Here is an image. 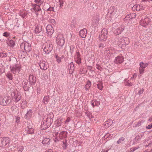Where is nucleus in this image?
<instances>
[{
	"label": "nucleus",
	"mask_w": 152,
	"mask_h": 152,
	"mask_svg": "<svg viewBox=\"0 0 152 152\" xmlns=\"http://www.w3.org/2000/svg\"><path fill=\"white\" fill-rule=\"evenodd\" d=\"M10 70L14 74H15V72L17 71L14 66L10 67Z\"/></svg>",
	"instance_id": "obj_46"
},
{
	"label": "nucleus",
	"mask_w": 152,
	"mask_h": 152,
	"mask_svg": "<svg viewBox=\"0 0 152 152\" xmlns=\"http://www.w3.org/2000/svg\"><path fill=\"white\" fill-rule=\"evenodd\" d=\"M148 64H149V63H144L143 62H140V67L144 69L148 66Z\"/></svg>",
	"instance_id": "obj_33"
},
{
	"label": "nucleus",
	"mask_w": 152,
	"mask_h": 152,
	"mask_svg": "<svg viewBox=\"0 0 152 152\" xmlns=\"http://www.w3.org/2000/svg\"><path fill=\"white\" fill-rule=\"evenodd\" d=\"M136 16V14L135 13H131L127 15L124 19L125 21H127L128 20H130L132 19L135 18Z\"/></svg>",
	"instance_id": "obj_14"
},
{
	"label": "nucleus",
	"mask_w": 152,
	"mask_h": 152,
	"mask_svg": "<svg viewBox=\"0 0 152 152\" xmlns=\"http://www.w3.org/2000/svg\"><path fill=\"white\" fill-rule=\"evenodd\" d=\"M111 50L109 48H106L104 51V53L106 55L108 56H110L112 53L110 51Z\"/></svg>",
	"instance_id": "obj_36"
},
{
	"label": "nucleus",
	"mask_w": 152,
	"mask_h": 152,
	"mask_svg": "<svg viewBox=\"0 0 152 152\" xmlns=\"http://www.w3.org/2000/svg\"><path fill=\"white\" fill-rule=\"evenodd\" d=\"M10 142V139L8 137L0 138V146L4 147L9 144Z\"/></svg>",
	"instance_id": "obj_9"
},
{
	"label": "nucleus",
	"mask_w": 152,
	"mask_h": 152,
	"mask_svg": "<svg viewBox=\"0 0 152 152\" xmlns=\"http://www.w3.org/2000/svg\"><path fill=\"white\" fill-rule=\"evenodd\" d=\"M3 35L7 37H8L10 36V34L7 32H5L3 33Z\"/></svg>",
	"instance_id": "obj_56"
},
{
	"label": "nucleus",
	"mask_w": 152,
	"mask_h": 152,
	"mask_svg": "<svg viewBox=\"0 0 152 152\" xmlns=\"http://www.w3.org/2000/svg\"><path fill=\"white\" fill-rule=\"evenodd\" d=\"M29 80L31 84L34 85L36 82V78L33 75H30L29 76Z\"/></svg>",
	"instance_id": "obj_19"
},
{
	"label": "nucleus",
	"mask_w": 152,
	"mask_h": 152,
	"mask_svg": "<svg viewBox=\"0 0 152 152\" xmlns=\"http://www.w3.org/2000/svg\"><path fill=\"white\" fill-rule=\"evenodd\" d=\"M99 18L98 15H97L96 18H94V20H96V21L97 22V23L99 21Z\"/></svg>",
	"instance_id": "obj_60"
},
{
	"label": "nucleus",
	"mask_w": 152,
	"mask_h": 152,
	"mask_svg": "<svg viewBox=\"0 0 152 152\" xmlns=\"http://www.w3.org/2000/svg\"><path fill=\"white\" fill-rule=\"evenodd\" d=\"M11 101V99L10 96L0 97V104L3 106L9 105Z\"/></svg>",
	"instance_id": "obj_4"
},
{
	"label": "nucleus",
	"mask_w": 152,
	"mask_h": 152,
	"mask_svg": "<svg viewBox=\"0 0 152 152\" xmlns=\"http://www.w3.org/2000/svg\"><path fill=\"white\" fill-rule=\"evenodd\" d=\"M47 125L45 124V118H43V120L42 121V122L41 125V128L42 129H45L49 127Z\"/></svg>",
	"instance_id": "obj_31"
},
{
	"label": "nucleus",
	"mask_w": 152,
	"mask_h": 152,
	"mask_svg": "<svg viewBox=\"0 0 152 152\" xmlns=\"http://www.w3.org/2000/svg\"><path fill=\"white\" fill-rule=\"evenodd\" d=\"M91 105L93 107L96 106L99 107L100 105V102L99 101H97L96 99H94L91 101Z\"/></svg>",
	"instance_id": "obj_21"
},
{
	"label": "nucleus",
	"mask_w": 152,
	"mask_h": 152,
	"mask_svg": "<svg viewBox=\"0 0 152 152\" xmlns=\"http://www.w3.org/2000/svg\"><path fill=\"white\" fill-rule=\"evenodd\" d=\"M26 128L28 129H34L32 124L31 122H29L27 123V127Z\"/></svg>",
	"instance_id": "obj_41"
},
{
	"label": "nucleus",
	"mask_w": 152,
	"mask_h": 152,
	"mask_svg": "<svg viewBox=\"0 0 152 152\" xmlns=\"http://www.w3.org/2000/svg\"><path fill=\"white\" fill-rule=\"evenodd\" d=\"M124 58L122 56H118L116 57L115 60L114 62L116 64H121L124 61Z\"/></svg>",
	"instance_id": "obj_15"
},
{
	"label": "nucleus",
	"mask_w": 152,
	"mask_h": 152,
	"mask_svg": "<svg viewBox=\"0 0 152 152\" xmlns=\"http://www.w3.org/2000/svg\"><path fill=\"white\" fill-rule=\"evenodd\" d=\"M81 58H76L75 61L78 64H80L81 63Z\"/></svg>",
	"instance_id": "obj_47"
},
{
	"label": "nucleus",
	"mask_w": 152,
	"mask_h": 152,
	"mask_svg": "<svg viewBox=\"0 0 152 152\" xmlns=\"http://www.w3.org/2000/svg\"><path fill=\"white\" fill-rule=\"evenodd\" d=\"M81 55L78 51H76V58H81Z\"/></svg>",
	"instance_id": "obj_57"
},
{
	"label": "nucleus",
	"mask_w": 152,
	"mask_h": 152,
	"mask_svg": "<svg viewBox=\"0 0 152 152\" xmlns=\"http://www.w3.org/2000/svg\"><path fill=\"white\" fill-rule=\"evenodd\" d=\"M47 64L44 61H40L39 64L40 68L43 70H46L48 67Z\"/></svg>",
	"instance_id": "obj_12"
},
{
	"label": "nucleus",
	"mask_w": 152,
	"mask_h": 152,
	"mask_svg": "<svg viewBox=\"0 0 152 152\" xmlns=\"http://www.w3.org/2000/svg\"><path fill=\"white\" fill-rule=\"evenodd\" d=\"M54 115L53 113H50L46 117H45L44 118H45V119L47 120V121L48 122V126H50L52 124L53 121V118Z\"/></svg>",
	"instance_id": "obj_10"
},
{
	"label": "nucleus",
	"mask_w": 152,
	"mask_h": 152,
	"mask_svg": "<svg viewBox=\"0 0 152 152\" xmlns=\"http://www.w3.org/2000/svg\"><path fill=\"white\" fill-rule=\"evenodd\" d=\"M107 31L105 28L103 29L101 31L99 38L100 41H105L107 37Z\"/></svg>",
	"instance_id": "obj_7"
},
{
	"label": "nucleus",
	"mask_w": 152,
	"mask_h": 152,
	"mask_svg": "<svg viewBox=\"0 0 152 152\" xmlns=\"http://www.w3.org/2000/svg\"><path fill=\"white\" fill-rule=\"evenodd\" d=\"M42 30V26L40 25H37L35 26V29L34 30V32L35 33L38 34Z\"/></svg>",
	"instance_id": "obj_25"
},
{
	"label": "nucleus",
	"mask_w": 152,
	"mask_h": 152,
	"mask_svg": "<svg viewBox=\"0 0 152 152\" xmlns=\"http://www.w3.org/2000/svg\"><path fill=\"white\" fill-rule=\"evenodd\" d=\"M143 92V90L142 89H141L140 90V91L138 92V94L139 95H140L141 94H142Z\"/></svg>",
	"instance_id": "obj_62"
},
{
	"label": "nucleus",
	"mask_w": 152,
	"mask_h": 152,
	"mask_svg": "<svg viewBox=\"0 0 152 152\" xmlns=\"http://www.w3.org/2000/svg\"><path fill=\"white\" fill-rule=\"evenodd\" d=\"M18 57L20 58H25L27 52L23 51H20L18 53Z\"/></svg>",
	"instance_id": "obj_23"
},
{
	"label": "nucleus",
	"mask_w": 152,
	"mask_h": 152,
	"mask_svg": "<svg viewBox=\"0 0 152 152\" xmlns=\"http://www.w3.org/2000/svg\"><path fill=\"white\" fill-rule=\"evenodd\" d=\"M34 129H28V128H25V131L26 133L28 134H32L34 133Z\"/></svg>",
	"instance_id": "obj_34"
},
{
	"label": "nucleus",
	"mask_w": 152,
	"mask_h": 152,
	"mask_svg": "<svg viewBox=\"0 0 152 152\" xmlns=\"http://www.w3.org/2000/svg\"><path fill=\"white\" fill-rule=\"evenodd\" d=\"M6 56L7 54L6 53L3 52L0 53V58L5 57Z\"/></svg>",
	"instance_id": "obj_52"
},
{
	"label": "nucleus",
	"mask_w": 152,
	"mask_h": 152,
	"mask_svg": "<svg viewBox=\"0 0 152 152\" xmlns=\"http://www.w3.org/2000/svg\"><path fill=\"white\" fill-rule=\"evenodd\" d=\"M55 56L56 59V61L58 63H60L61 62V60L64 57V56H62L61 57L58 56L56 54H55Z\"/></svg>",
	"instance_id": "obj_30"
},
{
	"label": "nucleus",
	"mask_w": 152,
	"mask_h": 152,
	"mask_svg": "<svg viewBox=\"0 0 152 152\" xmlns=\"http://www.w3.org/2000/svg\"><path fill=\"white\" fill-rule=\"evenodd\" d=\"M50 141V139L49 138L44 137L42 142L43 144H49Z\"/></svg>",
	"instance_id": "obj_32"
},
{
	"label": "nucleus",
	"mask_w": 152,
	"mask_h": 152,
	"mask_svg": "<svg viewBox=\"0 0 152 152\" xmlns=\"http://www.w3.org/2000/svg\"><path fill=\"white\" fill-rule=\"evenodd\" d=\"M53 45L50 42H45L43 44L42 49L46 54L49 53L53 49Z\"/></svg>",
	"instance_id": "obj_5"
},
{
	"label": "nucleus",
	"mask_w": 152,
	"mask_h": 152,
	"mask_svg": "<svg viewBox=\"0 0 152 152\" xmlns=\"http://www.w3.org/2000/svg\"><path fill=\"white\" fill-rule=\"evenodd\" d=\"M70 52L71 54H72L74 52L73 49L75 48L74 46L73 45H71L70 46Z\"/></svg>",
	"instance_id": "obj_50"
},
{
	"label": "nucleus",
	"mask_w": 152,
	"mask_h": 152,
	"mask_svg": "<svg viewBox=\"0 0 152 152\" xmlns=\"http://www.w3.org/2000/svg\"><path fill=\"white\" fill-rule=\"evenodd\" d=\"M67 132L66 131H63L59 134V137L61 139L65 138L67 137Z\"/></svg>",
	"instance_id": "obj_20"
},
{
	"label": "nucleus",
	"mask_w": 152,
	"mask_h": 152,
	"mask_svg": "<svg viewBox=\"0 0 152 152\" xmlns=\"http://www.w3.org/2000/svg\"><path fill=\"white\" fill-rule=\"evenodd\" d=\"M6 76L10 80H12V75L10 72L7 73L6 74Z\"/></svg>",
	"instance_id": "obj_42"
},
{
	"label": "nucleus",
	"mask_w": 152,
	"mask_h": 152,
	"mask_svg": "<svg viewBox=\"0 0 152 152\" xmlns=\"http://www.w3.org/2000/svg\"><path fill=\"white\" fill-rule=\"evenodd\" d=\"M57 10H54V7H50L47 9L46 12H48V14H50L53 13V12H56Z\"/></svg>",
	"instance_id": "obj_29"
},
{
	"label": "nucleus",
	"mask_w": 152,
	"mask_h": 152,
	"mask_svg": "<svg viewBox=\"0 0 152 152\" xmlns=\"http://www.w3.org/2000/svg\"><path fill=\"white\" fill-rule=\"evenodd\" d=\"M48 22L53 25L55 24L56 23V21L54 19H50L48 20Z\"/></svg>",
	"instance_id": "obj_51"
},
{
	"label": "nucleus",
	"mask_w": 152,
	"mask_h": 152,
	"mask_svg": "<svg viewBox=\"0 0 152 152\" xmlns=\"http://www.w3.org/2000/svg\"><path fill=\"white\" fill-rule=\"evenodd\" d=\"M113 121L111 120H108L106 121L103 124L104 128H107L113 124Z\"/></svg>",
	"instance_id": "obj_17"
},
{
	"label": "nucleus",
	"mask_w": 152,
	"mask_h": 152,
	"mask_svg": "<svg viewBox=\"0 0 152 152\" xmlns=\"http://www.w3.org/2000/svg\"><path fill=\"white\" fill-rule=\"evenodd\" d=\"M71 119L70 118L68 117V118L65 121V123H68L70 121H71Z\"/></svg>",
	"instance_id": "obj_61"
},
{
	"label": "nucleus",
	"mask_w": 152,
	"mask_h": 152,
	"mask_svg": "<svg viewBox=\"0 0 152 152\" xmlns=\"http://www.w3.org/2000/svg\"><path fill=\"white\" fill-rule=\"evenodd\" d=\"M143 134L142 133L138 134L136 137L133 140L134 142H136L137 141L140 140L142 137L143 136Z\"/></svg>",
	"instance_id": "obj_24"
},
{
	"label": "nucleus",
	"mask_w": 152,
	"mask_h": 152,
	"mask_svg": "<svg viewBox=\"0 0 152 152\" xmlns=\"http://www.w3.org/2000/svg\"><path fill=\"white\" fill-rule=\"evenodd\" d=\"M56 42L57 45L61 48L62 47L65 43V39L63 35L60 34H58L56 38Z\"/></svg>",
	"instance_id": "obj_6"
},
{
	"label": "nucleus",
	"mask_w": 152,
	"mask_h": 152,
	"mask_svg": "<svg viewBox=\"0 0 152 152\" xmlns=\"http://www.w3.org/2000/svg\"><path fill=\"white\" fill-rule=\"evenodd\" d=\"M128 39L127 37H119L117 39V40L116 41H117V45L121 48H123L126 45H127L129 43Z\"/></svg>",
	"instance_id": "obj_2"
},
{
	"label": "nucleus",
	"mask_w": 152,
	"mask_h": 152,
	"mask_svg": "<svg viewBox=\"0 0 152 152\" xmlns=\"http://www.w3.org/2000/svg\"><path fill=\"white\" fill-rule=\"evenodd\" d=\"M17 148L19 152H22L24 149L23 147V146L19 145H18Z\"/></svg>",
	"instance_id": "obj_40"
},
{
	"label": "nucleus",
	"mask_w": 152,
	"mask_h": 152,
	"mask_svg": "<svg viewBox=\"0 0 152 152\" xmlns=\"http://www.w3.org/2000/svg\"><path fill=\"white\" fill-rule=\"evenodd\" d=\"M124 27L122 26H120L117 23H115L112 26V30L113 33L116 35L119 34L124 29Z\"/></svg>",
	"instance_id": "obj_1"
},
{
	"label": "nucleus",
	"mask_w": 152,
	"mask_h": 152,
	"mask_svg": "<svg viewBox=\"0 0 152 152\" xmlns=\"http://www.w3.org/2000/svg\"><path fill=\"white\" fill-rule=\"evenodd\" d=\"M91 86V82L90 81H88L87 82V83L85 86V88L86 90H88Z\"/></svg>",
	"instance_id": "obj_37"
},
{
	"label": "nucleus",
	"mask_w": 152,
	"mask_h": 152,
	"mask_svg": "<svg viewBox=\"0 0 152 152\" xmlns=\"http://www.w3.org/2000/svg\"><path fill=\"white\" fill-rule=\"evenodd\" d=\"M140 5H137L136 4V11H138L140 10Z\"/></svg>",
	"instance_id": "obj_59"
},
{
	"label": "nucleus",
	"mask_w": 152,
	"mask_h": 152,
	"mask_svg": "<svg viewBox=\"0 0 152 152\" xmlns=\"http://www.w3.org/2000/svg\"><path fill=\"white\" fill-rule=\"evenodd\" d=\"M34 10L35 11V12H39L41 10V9L40 8L39 6L38 5H37L36 7L34 9Z\"/></svg>",
	"instance_id": "obj_49"
},
{
	"label": "nucleus",
	"mask_w": 152,
	"mask_h": 152,
	"mask_svg": "<svg viewBox=\"0 0 152 152\" xmlns=\"http://www.w3.org/2000/svg\"><path fill=\"white\" fill-rule=\"evenodd\" d=\"M47 33L49 36L51 37L54 32L53 27L50 25H48L46 27Z\"/></svg>",
	"instance_id": "obj_11"
},
{
	"label": "nucleus",
	"mask_w": 152,
	"mask_h": 152,
	"mask_svg": "<svg viewBox=\"0 0 152 152\" xmlns=\"http://www.w3.org/2000/svg\"><path fill=\"white\" fill-rule=\"evenodd\" d=\"M25 42H23L20 45V47L21 49L23 51V50H25Z\"/></svg>",
	"instance_id": "obj_48"
},
{
	"label": "nucleus",
	"mask_w": 152,
	"mask_h": 152,
	"mask_svg": "<svg viewBox=\"0 0 152 152\" xmlns=\"http://www.w3.org/2000/svg\"><path fill=\"white\" fill-rule=\"evenodd\" d=\"M108 12L110 15L111 17L113 18H116L118 16L117 13V10L115 7H111L108 10Z\"/></svg>",
	"instance_id": "obj_8"
},
{
	"label": "nucleus",
	"mask_w": 152,
	"mask_h": 152,
	"mask_svg": "<svg viewBox=\"0 0 152 152\" xmlns=\"http://www.w3.org/2000/svg\"><path fill=\"white\" fill-rule=\"evenodd\" d=\"M97 86L98 88L100 90H102L103 88V86H102V83L101 82H100L99 83L97 84Z\"/></svg>",
	"instance_id": "obj_45"
},
{
	"label": "nucleus",
	"mask_w": 152,
	"mask_h": 152,
	"mask_svg": "<svg viewBox=\"0 0 152 152\" xmlns=\"http://www.w3.org/2000/svg\"><path fill=\"white\" fill-rule=\"evenodd\" d=\"M49 100V97L48 96H45L42 100L43 102L45 104H47Z\"/></svg>",
	"instance_id": "obj_35"
},
{
	"label": "nucleus",
	"mask_w": 152,
	"mask_h": 152,
	"mask_svg": "<svg viewBox=\"0 0 152 152\" xmlns=\"http://www.w3.org/2000/svg\"><path fill=\"white\" fill-rule=\"evenodd\" d=\"M141 125V121H139L138 122V123H137L136 126H135V127H138L140 126Z\"/></svg>",
	"instance_id": "obj_64"
},
{
	"label": "nucleus",
	"mask_w": 152,
	"mask_h": 152,
	"mask_svg": "<svg viewBox=\"0 0 152 152\" xmlns=\"http://www.w3.org/2000/svg\"><path fill=\"white\" fill-rule=\"evenodd\" d=\"M13 66L14 67L15 69H16L17 71H18L20 70V65L16 64L15 65Z\"/></svg>",
	"instance_id": "obj_53"
},
{
	"label": "nucleus",
	"mask_w": 152,
	"mask_h": 152,
	"mask_svg": "<svg viewBox=\"0 0 152 152\" xmlns=\"http://www.w3.org/2000/svg\"><path fill=\"white\" fill-rule=\"evenodd\" d=\"M87 30L86 28H83L80 31L79 35L82 38H85L87 34Z\"/></svg>",
	"instance_id": "obj_18"
},
{
	"label": "nucleus",
	"mask_w": 152,
	"mask_h": 152,
	"mask_svg": "<svg viewBox=\"0 0 152 152\" xmlns=\"http://www.w3.org/2000/svg\"><path fill=\"white\" fill-rule=\"evenodd\" d=\"M22 103H21V105H23L24 104H26V100H22Z\"/></svg>",
	"instance_id": "obj_63"
},
{
	"label": "nucleus",
	"mask_w": 152,
	"mask_h": 152,
	"mask_svg": "<svg viewBox=\"0 0 152 152\" xmlns=\"http://www.w3.org/2000/svg\"><path fill=\"white\" fill-rule=\"evenodd\" d=\"M31 50V48L30 44L27 42H25V51L26 52H29Z\"/></svg>",
	"instance_id": "obj_22"
},
{
	"label": "nucleus",
	"mask_w": 152,
	"mask_h": 152,
	"mask_svg": "<svg viewBox=\"0 0 152 152\" xmlns=\"http://www.w3.org/2000/svg\"><path fill=\"white\" fill-rule=\"evenodd\" d=\"M96 67L97 69L100 71H102L103 69L98 64H96Z\"/></svg>",
	"instance_id": "obj_55"
},
{
	"label": "nucleus",
	"mask_w": 152,
	"mask_h": 152,
	"mask_svg": "<svg viewBox=\"0 0 152 152\" xmlns=\"http://www.w3.org/2000/svg\"><path fill=\"white\" fill-rule=\"evenodd\" d=\"M64 2V0H59L58 4L60 6L58 8L56 9V10L58 11L61 8L63 7Z\"/></svg>",
	"instance_id": "obj_27"
},
{
	"label": "nucleus",
	"mask_w": 152,
	"mask_h": 152,
	"mask_svg": "<svg viewBox=\"0 0 152 152\" xmlns=\"http://www.w3.org/2000/svg\"><path fill=\"white\" fill-rule=\"evenodd\" d=\"M32 111L31 109L27 110V113L25 115V117L27 119L30 118L32 115Z\"/></svg>",
	"instance_id": "obj_26"
},
{
	"label": "nucleus",
	"mask_w": 152,
	"mask_h": 152,
	"mask_svg": "<svg viewBox=\"0 0 152 152\" xmlns=\"http://www.w3.org/2000/svg\"><path fill=\"white\" fill-rule=\"evenodd\" d=\"M8 45L11 47H13L15 45V42L12 40H11L8 42Z\"/></svg>",
	"instance_id": "obj_38"
},
{
	"label": "nucleus",
	"mask_w": 152,
	"mask_h": 152,
	"mask_svg": "<svg viewBox=\"0 0 152 152\" xmlns=\"http://www.w3.org/2000/svg\"><path fill=\"white\" fill-rule=\"evenodd\" d=\"M106 44L105 43H101L99 44V48H103L105 46Z\"/></svg>",
	"instance_id": "obj_54"
},
{
	"label": "nucleus",
	"mask_w": 152,
	"mask_h": 152,
	"mask_svg": "<svg viewBox=\"0 0 152 152\" xmlns=\"http://www.w3.org/2000/svg\"><path fill=\"white\" fill-rule=\"evenodd\" d=\"M67 140L65 139L63 141V148L65 150L66 149L67 145Z\"/></svg>",
	"instance_id": "obj_39"
},
{
	"label": "nucleus",
	"mask_w": 152,
	"mask_h": 152,
	"mask_svg": "<svg viewBox=\"0 0 152 152\" xmlns=\"http://www.w3.org/2000/svg\"><path fill=\"white\" fill-rule=\"evenodd\" d=\"M152 128V123L147 126L146 127V128L147 129H150Z\"/></svg>",
	"instance_id": "obj_58"
},
{
	"label": "nucleus",
	"mask_w": 152,
	"mask_h": 152,
	"mask_svg": "<svg viewBox=\"0 0 152 152\" xmlns=\"http://www.w3.org/2000/svg\"><path fill=\"white\" fill-rule=\"evenodd\" d=\"M139 70L140 74L139 75V76H141L144 73V69L139 67Z\"/></svg>",
	"instance_id": "obj_44"
},
{
	"label": "nucleus",
	"mask_w": 152,
	"mask_h": 152,
	"mask_svg": "<svg viewBox=\"0 0 152 152\" xmlns=\"http://www.w3.org/2000/svg\"><path fill=\"white\" fill-rule=\"evenodd\" d=\"M11 95L13 100L16 102H18L21 99V96L20 93L17 90L12 92Z\"/></svg>",
	"instance_id": "obj_3"
},
{
	"label": "nucleus",
	"mask_w": 152,
	"mask_h": 152,
	"mask_svg": "<svg viewBox=\"0 0 152 152\" xmlns=\"http://www.w3.org/2000/svg\"><path fill=\"white\" fill-rule=\"evenodd\" d=\"M23 87L24 90L26 91H28L30 88V85L28 83V81L27 80H24L23 81Z\"/></svg>",
	"instance_id": "obj_16"
},
{
	"label": "nucleus",
	"mask_w": 152,
	"mask_h": 152,
	"mask_svg": "<svg viewBox=\"0 0 152 152\" xmlns=\"http://www.w3.org/2000/svg\"><path fill=\"white\" fill-rule=\"evenodd\" d=\"M149 19L148 18H145L144 19H142L140 21V25L143 27H145L148 25L149 22Z\"/></svg>",
	"instance_id": "obj_13"
},
{
	"label": "nucleus",
	"mask_w": 152,
	"mask_h": 152,
	"mask_svg": "<svg viewBox=\"0 0 152 152\" xmlns=\"http://www.w3.org/2000/svg\"><path fill=\"white\" fill-rule=\"evenodd\" d=\"M125 140V138L123 137H120L117 141V143L118 144L122 143Z\"/></svg>",
	"instance_id": "obj_43"
},
{
	"label": "nucleus",
	"mask_w": 152,
	"mask_h": 152,
	"mask_svg": "<svg viewBox=\"0 0 152 152\" xmlns=\"http://www.w3.org/2000/svg\"><path fill=\"white\" fill-rule=\"evenodd\" d=\"M68 68L69 70V72H73L74 69V65L73 62H71L68 65Z\"/></svg>",
	"instance_id": "obj_28"
}]
</instances>
